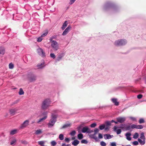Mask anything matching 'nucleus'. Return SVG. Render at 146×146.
Wrapping results in <instances>:
<instances>
[{
    "mask_svg": "<svg viewBox=\"0 0 146 146\" xmlns=\"http://www.w3.org/2000/svg\"><path fill=\"white\" fill-rule=\"evenodd\" d=\"M80 142L77 139L74 140L72 143V144L74 146H76L78 145Z\"/></svg>",
    "mask_w": 146,
    "mask_h": 146,
    "instance_id": "18",
    "label": "nucleus"
},
{
    "mask_svg": "<svg viewBox=\"0 0 146 146\" xmlns=\"http://www.w3.org/2000/svg\"><path fill=\"white\" fill-rule=\"evenodd\" d=\"M51 46L54 50H57L59 49L58 43L55 40L52 41Z\"/></svg>",
    "mask_w": 146,
    "mask_h": 146,
    "instance_id": "5",
    "label": "nucleus"
},
{
    "mask_svg": "<svg viewBox=\"0 0 146 146\" xmlns=\"http://www.w3.org/2000/svg\"><path fill=\"white\" fill-rule=\"evenodd\" d=\"M109 129V128H108V126H107L106 125V127H105V129L106 130H107V129Z\"/></svg>",
    "mask_w": 146,
    "mask_h": 146,
    "instance_id": "62",
    "label": "nucleus"
},
{
    "mask_svg": "<svg viewBox=\"0 0 146 146\" xmlns=\"http://www.w3.org/2000/svg\"><path fill=\"white\" fill-rule=\"evenodd\" d=\"M99 138L100 139H102L103 138L102 134L101 133H99L98 135Z\"/></svg>",
    "mask_w": 146,
    "mask_h": 146,
    "instance_id": "57",
    "label": "nucleus"
},
{
    "mask_svg": "<svg viewBox=\"0 0 146 146\" xmlns=\"http://www.w3.org/2000/svg\"><path fill=\"white\" fill-rule=\"evenodd\" d=\"M44 61L40 64H39L37 65L38 68H42L44 66Z\"/></svg>",
    "mask_w": 146,
    "mask_h": 146,
    "instance_id": "17",
    "label": "nucleus"
},
{
    "mask_svg": "<svg viewBox=\"0 0 146 146\" xmlns=\"http://www.w3.org/2000/svg\"><path fill=\"white\" fill-rule=\"evenodd\" d=\"M5 52V50L4 48L1 47L0 48V56H3Z\"/></svg>",
    "mask_w": 146,
    "mask_h": 146,
    "instance_id": "15",
    "label": "nucleus"
},
{
    "mask_svg": "<svg viewBox=\"0 0 146 146\" xmlns=\"http://www.w3.org/2000/svg\"><path fill=\"white\" fill-rule=\"evenodd\" d=\"M65 141L66 142H69L70 141V139L68 138H66L65 139Z\"/></svg>",
    "mask_w": 146,
    "mask_h": 146,
    "instance_id": "58",
    "label": "nucleus"
},
{
    "mask_svg": "<svg viewBox=\"0 0 146 146\" xmlns=\"http://www.w3.org/2000/svg\"><path fill=\"white\" fill-rule=\"evenodd\" d=\"M126 130H130L131 128V126L129 125L126 126L125 127Z\"/></svg>",
    "mask_w": 146,
    "mask_h": 146,
    "instance_id": "40",
    "label": "nucleus"
},
{
    "mask_svg": "<svg viewBox=\"0 0 146 146\" xmlns=\"http://www.w3.org/2000/svg\"><path fill=\"white\" fill-rule=\"evenodd\" d=\"M140 138H138V141L141 145H143L145 143V140H142Z\"/></svg>",
    "mask_w": 146,
    "mask_h": 146,
    "instance_id": "20",
    "label": "nucleus"
},
{
    "mask_svg": "<svg viewBox=\"0 0 146 146\" xmlns=\"http://www.w3.org/2000/svg\"><path fill=\"white\" fill-rule=\"evenodd\" d=\"M59 138L60 140H62L64 139V135L62 134H60L59 136Z\"/></svg>",
    "mask_w": 146,
    "mask_h": 146,
    "instance_id": "30",
    "label": "nucleus"
},
{
    "mask_svg": "<svg viewBox=\"0 0 146 146\" xmlns=\"http://www.w3.org/2000/svg\"><path fill=\"white\" fill-rule=\"evenodd\" d=\"M105 127V125L104 124L102 125H100L99 127L100 130H102L104 129Z\"/></svg>",
    "mask_w": 146,
    "mask_h": 146,
    "instance_id": "31",
    "label": "nucleus"
},
{
    "mask_svg": "<svg viewBox=\"0 0 146 146\" xmlns=\"http://www.w3.org/2000/svg\"><path fill=\"white\" fill-rule=\"evenodd\" d=\"M64 56V53L62 52L61 53L58 54L57 58V61H59L61 60L62 58Z\"/></svg>",
    "mask_w": 146,
    "mask_h": 146,
    "instance_id": "11",
    "label": "nucleus"
},
{
    "mask_svg": "<svg viewBox=\"0 0 146 146\" xmlns=\"http://www.w3.org/2000/svg\"><path fill=\"white\" fill-rule=\"evenodd\" d=\"M53 39V37H51L50 38L49 40L51 42V43H52V41H53L52 40Z\"/></svg>",
    "mask_w": 146,
    "mask_h": 146,
    "instance_id": "60",
    "label": "nucleus"
},
{
    "mask_svg": "<svg viewBox=\"0 0 146 146\" xmlns=\"http://www.w3.org/2000/svg\"><path fill=\"white\" fill-rule=\"evenodd\" d=\"M42 133V130L41 129H38L36 131L35 134L36 135H38Z\"/></svg>",
    "mask_w": 146,
    "mask_h": 146,
    "instance_id": "26",
    "label": "nucleus"
},
{
    "mask_svg": "<svg viewBox=\"0 0 146 146\" xmlns=\"http://www.w3.org/2000/svg\"><path fill=\"white\" fill-rule=\"evenodd\" d=\"M70 144H66L65 143H63L62 144V146H70Z\"/></svg>",
    "mask_w": 146,
    "mask_h": 146,
    "instance_id": "56",
    "label": "nucleus"
},
{
    "mask_svg": "<svg viewBox=\"0 0 146 146\" xmlns=\"http://www.w3.org/2000/svg\"><path fill=\"white\" fill-rule=\"evenodd\" d=\"M48 31L47 30H46L41 35V37L42 38L46 36L48 34Z\"/></svg>",
    "mask_w": 146,
    "mask_h": 146,
    "instance_id": "23",
    "label": "nucleus"
},
{
    "mask_svg": "<svg viewBox=\"0 0 146 146\" xmlns=\"http://www.w3.org/2000/svg\"><path fill=\"white\" fill-rule=\"evenodd\" d=\"M29 121L27 120L25 121L20 126V128L23 129L26 127L29 124Z\"/></svg>",
    "mask_w": 146,
    "mask_h": 146,
    "instance_id": "6",
    "label": "nucleus"
},
{
    "mask_svg": "<svg viewBox=\"0 0 146 146\" xmlns=\"http://www.w3.org/2000/svg\"><path fill=\"white\" fill-rule=\"evenodd\" d=\"M78 137L79 139H82L83 138V135L82 133H79L78 135Z\"/></svg>",
    "mask_w": 146,
    "mask_h": 146,
    "instance_id": "28",
    "label": "nucleus"
},
{
    "mask_svg": "<svg viewBox=\"0 0 146 146\" xmlns=\"http://www.w3.org/2000/svg\"><path fill=\"white\" fill-rule=\"evenodd\" d=\"M76 133V132L74 130L71 132L70 134L72 136L74 135Z\"/></svg>",
    "mask_w": 146,
    "mask_h": 146,
    "instance_id": "43",
    "label": "nucleus"
},
{
    "mask_svg": "<svg viewBox=\"0 0 146 146\" xmlns=\"http://www.w3.org/2000/svg\"><path fill=\"white\" fill-rule=\"evenodd\" d=\"M145 121L144 119L143 118L140 119L139 121V122L140 124L143 123Z\"/></svg>",
    "mask_w": 146,
    "mask_h": 146,
    "instance_id": "39",
    "label": "nucleus"
},
{
    "mask_svg": "<svg viewBox=\"0 0 146 146\" xmlns=\"http://www.w3.org/2000/svg\"><path fill=\"white\" fill-rule=\"evenodd\" d=\"M82 131L83 133L87 132V133H90L91 132L89 128L86 126L82 128Z\"/></svg>",
    "mask_w": 146,
    "mask_h": 146,
    "instance_id": "8",
    "label": "nucleus"
},
{
    "mask_svg": "<svg viewBox=\"0 0 146 146\" xmlns=\"http://www.w3.org/2000/svg\"><path fill=\"white\" fill-rule=\"evenodd\" d=\"M19 102V100H16L14 102H13L14 104L17 103Z\"/></svg>",
    "mask_w": 146,
    "mask_h": 146,
    "instance_id": "61",
    "label": "nucleus"
},
{
    "mask_svg": "<svg viewBox=\"0 0 146 146\" xmlns=\"http://www.w3.org/2000/svg\"><path fill=\"white\" fill-rule=\"evenodd\" d=\"M15 112V109H11L10 110V112L11 114L13 115Z\"/></svg>",
    "mask_w": 146,
    "mask_h": 146,
    "instance_id": "33",
    "label": "nucleus"
},
{
    "mask_svg": "<svg viewBox=\"0 0 146 146\" xmlns=\"http://www.w3.org/2000/svg\"><path fill=\"white\" fill-rule=\"evenodd\" d=\"M123 125H121V126L119 127L120 128H123V127L122 126Z\"/></svg>",
    "mask_w": 146,
    "mask_h": 146,
    "instance_id": "64",
    "label": "nucleus"
},
{
    "mask_svg": "<svg viewBox=\"0 0 146 146\" xmlns=\"http://www.w3.org/2000/svg\"><path fill=\"white\" fill-rule=\"evenodd\" d=\"M17 129H14L12 131H11L10 132V134L12 135H13L16 133L17 132Z\"/></svg>",
    "mask_w": 146,
    "mask_h": 146,
    "instance_id": "22",
    "label": "nucleus"
},
{
    "mask_svg": "<svg viewBox=\"0 0 146 146\" xmlns=\"http://www.w3.org/2000/svg\"><path fill=\"white\" fill-rule=\"evenodd\" d=\"M45 142V141H41L38 142V144L41 145H44V143Z\"/></svg>",
    "mask_w": 146,
    "mask_h": 146,
    "instance_id": "34",
    "label": "nucleus"
},
{
    "mask_svg": "<svg viewBox=\"0 0 146 146\" xmlns=\"http://www.w3.org/2000/svg\"><path fill=\"white\" fill-rule=\"evenodd\" d=\"M76 0H70V2H69V4L70 5H72L74 3Z\"/></svg>",
    "mask_w": 146,
    "mask_h": 146,
    "instance_id": "51",
    "label": "nucleus"
},
{
    "mask_svg": "<svg viewBox=\"0 0 146 146\" xmlns=\"http://www.w3.org/2000/svg\"><path fill=\"white\" fill-rule=\"evenodd\" d=\"M51 101L49 99H46L44 100L41 105V108L43 110H46L50 106Z\"/></svg>",
    "mask_w": 146,
    "mask_h": 146,
    "instance_id": "3",
    "label": "nucleus"
},
{
    "mask_svg": "<svg viewBox=\"0 0 146 146\" xmlns=\"http://www.w3.org/2000/svg\"><path fill=\"white\" fill-rule=\"evenodd\" d=\"M127 43V41L125 39H120L116 40L114 44L117 46H120L125 45Z\"/></svg>",
    "mask_w": 146,
    "mask_h": 146,
    "instance_id": "4",
    "label": "nucleus"
},
{
    "mask_svg": "<svg viewBox=\"0 0 146 146\" xmlns=\"http://www.w3.org/2000/svg\"><path fill=\"white\" fill-rule=\"evenodd\" d=\"M117 127L116 126H115L113 128V130L116 132L117 134H120L121 132V130L120 129H117Z\"/></svg>",
    "mask_w": 146,
    "mask_h": 146,
    "instance_id": "14",
    "label": "nucleus"
},
{
    "mask_svg": "<svg viewBox=\"0 0 146 146\" xmlns=\"http://www.w3.org/2000/svg\"><path fill=\"white\" fill-rule=\"evenodd\" d=\"M51 145L54 146L57 144L56 142L55 141H52L50 143Z\"/></svg>",
    "mask_w": 146,
    "mask_h": 146,
    "instance_id": "32",
    "label": "nucleus"
},
{
    "mask_svg": "<svg viewBox=\"0 0 146 146\" xmlns=\"http://www.w3.org/2000/svg\"><path fill=\"white\" fill-rule=\"evenodd\" d=\"M81 142L82 143L87 144L88 143V141L86 140L83 139L81 141Z\"/></svg>",
    "mask_w": 146,
    "mask_h": 146,
    "instance_id": "45",
    "label": "nucleus"
},
{
    "mask_svg": "<svg viewBox=\"0 0 146 146\" xmlns=\"http://www.w3.org/2000/svg\"><path fill=\"white\" fill-rule=\"evenodd\" d=\"M19 93L20 95H23L24 94V92L21 88L20 89Z\"/></svg>",
    "mask_w": 146,
    "mask_h": 146,
    "instance_id": "29",
    "label": "nucleus"
},
{
    "mask_svg": "<svg viewBox=\"0 0 146 146\" xmlns=\"http://www.w3.org/2000/svg\"><path fill=\"white\" fill-rule=\"evenodd\" d=\"M43 39V38L40 36L38 38L37 41L38 42H40L42 41Z\"/></svg>",
    "mask_w": 146,
    "mask_h": 146,
    "instance_id": "36",
    "label": "nucleus"
},
{
    "mask_svg": "<svg viewBox=\"0 0 146 146\" xmlns=\"http://www.w3.org/2000/svg\"><path fill=\"white\" fill-rule=\"evenodd\" d=\"M96 125V124L95 123H94L90 125V127H95Z\"/></svg>",
    "mask_w": 146,
    "mask_h": 146,
    "instance_id": "49",
    "label": "nucleus"
},
{
    "mask_svg": "<svg viewBox=\"0 0 146 146\" xmlns=\"http://www.w3.org/2000/svg\"><path fill=\"white\" fill-rule=\"evenodd\" d=\"M92 136V138L94 139L96 141H98V138L94 134Z\"/></svg>",
    "mask_w": 146,
    "mask_h": 146,
    "instance_id": "42",
    "label": "nucleus"
},
{
    "mask_svg": "<svg viewBox=\"0 0 146 146\" xmlns=\"http://www.w3.org/2000/svg\"><path fill=\"white\" fill-rule=\"evenodd\" d=\"M57 117V115H56L53 113L52 114L51 118L50 120L49 123L47 124L48 127H51L54 125L56 121Z\"/></svg>",
    "mask_w": 146,
    "mask_h": 146,
    "instance_id": "2",
    "label": "nucleus"
},
{
    "mask_svg": "<svg viewBox=\"0 0 146 146\" xmlns=\"http://www.w3.org/2000/svg\"><path fill=\"white\" fill-rule=\"evenodd\" d=\"M70 124H66L64 125H63L62 128H61V129L63 128H65L68 127L70 126Z\"/></svg>",
    "mask_w": 146,
    "mask_h": 146,
    "instance_id": "27",
    "label": "nucleus"
},
{
    "mask_svg": "<svg viewBox=\"0 0 146 146\" xmlns=\"http://www.w3.org/2000/svg\"><path fill=\"white\" fill-rule=\"evenodd\" d=\"M143 95L142 94H139L137 96V98L139 99H140L142 98Z\"/></svg>",
    "mask_w": 146,
    "mask_h": 146,
    "instance_id": "54",
    "label": "nucleus"
},
{
    "mask_svg": "<svg viewBox=\"0 0 146 146\" xmlns=\"http://www.w3.org/2000/svg\"><path fill=\"white\" fill-rule=\"evenodd\" d=\"M138 136H139V135H138V133H136L134 135L133 137V138L134 139H136L138 137Z\"/></svg>",
    "mask_w": 146,
    "mask_h": 146,
    "instance_id": "37",
    "label": "nucleus"
},
{
    "mask_svg": "<svg viewBox=\"0 0 146 146\" xmlns=\"http://www.w3.org/2000/svg\"><path fill=\"white\" fill-rule=\"evenodd\" d=\"M47 117V116H45L44 117L42 118L41 119H40L37 122V123H39L40 122L43 121V120L45 119Z\"/></svg>",
    "mask_w": 146,
    "mask_h": 146,
    "instance_id": "25",
    "label": "nucleus"
},
{
    "mask_svg": "<svg viewBox=\"0 0 146 146\" xmlns=\"http://www.w3.org/2000/svg\"><path fill=\"white\" fill-rule=\"evenodd\" d=\"M29 79L30 82H34L36 80V76L34 74H32L31 76L29 77Z\"/></svg>",
    "mask_w": 146,
    "mask_h": 146,
    "instance_id": "10",
    "label": "nucleus"
},
{
    "mask_svg": "<svg viewBox=\"0 0 146 146\" xmlns=\"http://www.w3.org/2000/svg\"><path fill=\"white\" fill-rule=\"evenodd\" d=\"M104 138L105 139H109L111 138V135H110L106 134L104 135Z\"/></svg>",
    "mask_w": 146,
    "mask_h": 146,
    "instance_id": "21",
    "label": "nucleus"
},
{
    "mask_svg": "<svg viewBox=\"0 0 146 146\" xmlns=\"http://www.w3.org/2000/svg\"><path fill=\"white\" fill-rule=\"evenodd\" d=\"M68 24V22L67 21H65L63 24L62 26L61 27V29L62 30H64L67 26Z\"/></svg>",
    "mask_w": 146,
    "mask_h": 146,
    "instance_id": "16",
    "label": "nucleus"
},
{
    "mask_svg": "<svg viewBox=\"0 0 146 146\" xmlns=\"http://www.w3.org/2000/svg\"><path fill=\"white\" fill-rule=\"evenodd\" d=\"M118 122L122 123L125 120V118L124 117H119L117 118Z\"/></svg>",
    "mask_w": 146,
    "mask_h": 146,
    "instance_id": "12",
    "label": "nucleus"
},
{
    "mask_svg": "<svg viewBox=\"0 0 146 146\" xmlns=\"http://www.w3.org/2000/svg\"><path fill=\"white\" fill-rule=\"evenodd\" d=\"M133 143L134 145H138L139 143L137 141H135L133 142Z\"/></svg>",
    "mask_w": 146,
    "mask_h": 146,
    "instance_id": "50",
    "label": "nucleus"
},
{
    "mask_svg": "<svg viewBox=\"0 0 146 146\" xmlns=\"http://www.w3.org/2000/svg\"><path fill=\"white\" fill-rule=\"evenodd\" d=\"M140 139L142 140H145V136L143 132H142L141 133Z\"/></svg>",
    "mask_w": 146,
    "mask_h": 146,
    "instance_id": "24",
    "label": "nucleus"
},
{
    "mask_svg": "<svg viewBox=\"0 0 146 146\" xmlns=\"http://www.w3.org/2000/svg\"><path fill=\"white\" fill-rule=\"evenodd\" d=\"M131 134L130 133H127L125 134V136L126 137V139L128 141H131V139L130 136Z\"/></svg>",
    "mask_w": 146,
    "mask_h": 146,
    "instance_id": "13",
    "label": "nucleus"
},
{
    "mask_svg": "<svg viewBox=\"0 0 146 146\" xmlns=\"http://www.w3.org/2000/svg\"><path fill=\"white\" fill-rule=\"evenodd\" d=\"M111 146H116V143L115 142H111L110 143Z\"/></svg>",
    "mask_w": 146,
    "mask_h": 146,
    "instance_id": "52",
    "label": "nucleus"
},
{
    "mask_svg": "<svg viewBox=\"0 0 146 146\" xmlns=\"http://www.w3.org/2000/svg\"><path fill=\"white\" fill-rule=\"evenodd\" d=\"M137 125L135 124H133L131 126V128L132 129L137 128Z\"/></svg>",
    "mask_w": 146,
    "mask_h": 146,
    "instance_id": "46",
    "label": "nucleus"
},
{
    "mask_svg": "<svg viewBox=\"0 0 146 146\" xmlns=\"http://www.w3.org/2000/svg\"><path fill=\"white\" fill-rule=\"evenodd\" d=\"M16 140L15 139H13L11 142L10 143V144L11 145H13L14 144L16 143Z\"/></svg>",
    "mask_w": 146,
    "mask_h": 146,
    "instance_id": "35",
    "label": "nucleus"
},
{
    "mask_svg": "<svg viewBox=\"0 0 146 146\" xmlns=\"http://www.w3.org/2000/svg\"><path fill=\"white\" fill-rule=\"evenodd\" d=\"M100 145L102 146H106V143L103 141H102L100 143Z\"/></svg>",
    "mask_w": 146,
    "mask_h": 146,
    "instance_id": "41",
    "label": "nucleus"
},
{
    "mask_svg": "<svg viewBox=\"0 0 146 146\" xmlns=\"http://www.w3.org/2000/svg\"><path fill=\"white\" fill-rule=\"evenodd\" d=\"M50 56L53 58H55V56L54 53H51L50 54Z\"/></svg>",
    "mask_w": 146,
    "mask_h": 146,
    "instance_id": "48",
    "label": "nucleus"
},
{
    "mask_svg": "<svg viewBox=\"0 0 146 146\" xmlns=\"http://www.w3.org/2000/svg\"><path fill=\"white\" fill-rule=\"evenodd\" d=\"M103 9L104 11L110 9L113 12H117L119 10L118 7L115 6L114 4L111 2H106L103 6Z\"/></svg>",
    "mask_w": 146,
    "mask_h": 146,
    "instance_id": "1",
    "label": "nucleus"
},
{
    "mask_svg": "<svg viewBox=\"0 0 146 146\" xmlns=\"http://www.w3.org/2000/svg\"><path fill=\"white\" fill-rule=\"evenodd\" d=\"M112 102L114 104L117 106L119 105V102L117 101V99L116 98H112L111 99Z\"/></svg>",
    "mask_w": 146,
    "mask_h": 146,
    "instance_id": "19",
    "label": "nucleus"
},
{
    "mask_svg": "<svg viewBox=\"0 0 146 146\" xmlns=\"http://www.w3.org/2000/svg\"><path fill=\"white\" fill-rule=\"evenodd\" d=\"M129 118L133 121H135L136 120V118L135 117H131Z\"/></svg>",
    "mask_w": 146,
    "mask_h": 146,
    "instance_id": "55",
    "label": "nucleus"
},
{
    "mask_svg": "<svg viewBox=\"0 0 146 146\" xmlns=\"http://www.w3.org/2000/svg\"><path fill=\"white\" fill-rule=\"evenodd\" d=\"M99 130L98 129H95L94 130V134L96 135L99 132Z\"/></svg>",
    "mask_w": 146,
    "mask_h": 146,
    "instance_id": "47",
    "label": "nucleus"
},
{
    "mask_svg": "<svg viewBox=\"0 0 146 146\" xmlns=\"http://www.w3.org/2000/svg\"><path fill=\"white\" fill-rule=\"evenodd\" d=\"M143 125H137V129H143Z\"/></svg>",
    "mask_w": 146,
    "mask_h": 146,
    "instance_id": "44",
    "label": "nucleus"
},
{
    "mask_svg": "<svg viewBox=\"0 0 146 146\" xmlns=\"http://www.w3.org/2000/svg\"><path fill=\"white\" fill-rule=\"evenodd\" d=\"M110 122H111V123H112V122H114L115 121H114L113 120H112L111 121H110Z\"/></svg>",
    "mask_w": 146,
    "mask_h": 146,
    "instance_id": "63",
    "label": "nucleus"
},
{
    "mask_svg": "<svg viewBox=\"0 0 146 146\" xmlns=\"http://www.w3.org/2000/svg\"><path fill=\"white\" fill-rule=\"evenodd\" d=\"M106 123L107 126L110 125L111 124V122L110 121H107L106 122Z\"/></svg>",
    "mask_w": 146,
    "mask_h": 146,
    "instance_id": "53",
    "label": "nucleus"
},
{
    "mask_svg": "<svg viewBox=\"0 0 146 146\" xmlns=\"http://www.w3.org/2000/svg\"><path fill=\"white\" fill-rule=\"evenodd\" d=\"M71 27L70 26H69L66 28L63 32L62 35L65 36L67 35L70 31Z\"/></svg>",
    "mask_w": 146,
    "mask_h": 146,
    "instance_id": "9",
    "label": "nucleus"
},
{
    "mask_svg": "<svg viewBox=\"0 0 146 146\" xmlns=\"http://www.w3.org/2000/svg\"><path fill=\"white\" fill-rule=\"evenodd\" d=\"M37 52L38 54L41 56L44 57L45 56V53L42 48H38L37 50Z\"/></svg>",
    "mask_w": 146,
    "mask_h": 146,
    "instance_id": "7",
    "label": "nucleus"
},
{
    "mask_svg": "<svg viewBox=\"0 0 146 146\" xmlns=\"http://www.w3.org/2000/svg\"><path fill=\"white\" fill-rule=\"evenodd\" d=\"M48 112H43L42 113V114L45 116H47Z\"/></svg>",
    "mask_w": 146,
    "mask_h": 146,
    "instance_id": "59",
    "label": "nucleus"
},
{
    "mask_svg": "<svg viewBox=\"0 0 146 146\" xmlns=\"http://www.w3.org/2000/svg\"><path fill=\"white\" fill-rule=\"evenodd\" d=\"M14 67V65L12 63H11L9 64V68L10 69H13Z\"/></svg>",
    "mask_w": 146,
    "mask_h": 146,
    "instance_id": "38",
    "label": "nucleus"
}]
</instances>
